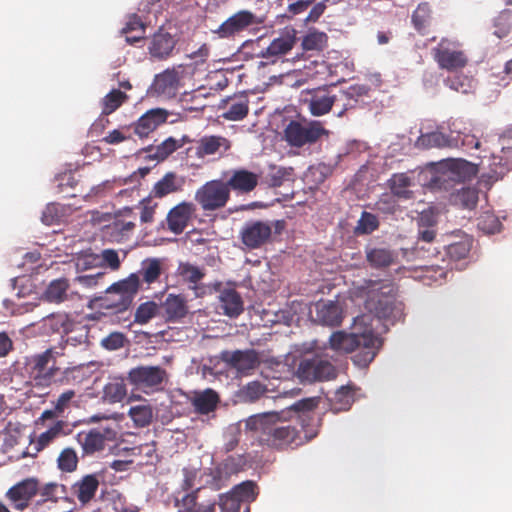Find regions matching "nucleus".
<instances>
[{
    "label": "nucleus",
    "mask_w": 512,
    "mask_h": 512,
    "mask_svg": "<svg viewBox=\"0 0 512 512\" xmlns=\"http://www.w3.org/2000/svg\"><path fill=\"white\" fill-rule=\"evenodd\" d=\"M319 398H304L280 412H266L248 417L245 420L246 430L257 431L261 443L276 449H284L290 445L303 443L299 431L286 424L295 415L309 441L317 436L321 419L313 412L318 406Z\"/></svg>",
    "instance_id": "1"
},
{
    "label": "nucleus",
    "mask_w": 512,
    "mask_h": 512,
    "mask_svg": "<svg viewBox=\"0 0 512 512\" xmlns=\"http://www.w3.org/2000/svg\"><path fill=\"white\" fill-rule=\"evenodd\" d=\"M355 298L365 299V308L379 319H387L392 316L397 288L388 280L362 279L353 282L350 289Z\"/></svg>",
    "instance_id": "2"
},
{
    "label": "nucleus",
    "mask_w": 512,
    "mask_h": 512,
    "mask_svg": "<svg viewBox=\"0 0 512 512\" xmlns=\"http://www.w3.org/2000/svg\"><path fill=\"white\" fill-rule=\"evenodd\" d=\"M329 345L337 352L356 351L352 357L353 363L360 368H365L375 359L382 346V340L374 334L372 329H365L361 333L336 331L331 334Z\"/></svg>",
    "instance_id": "3"
},
{
    "label": "nucleus",
    "mask_w": 512,
    "mask_h": 512,
    "mask_svg": "<svg viewBox=\"0 0 512 512\" xmlns=\"http://www.w3.org/2000/svg\"><path fill=\"white\" fill-rule=\"evenodd\" d=\"M59 353L54 351L53 348H48L44 352L33 355L28 363L29 377L33 387L47 388L53 383H68L71 375L78 369V367L66 368L62 372V378L57 380V373L60 371L59 367L52 365L48 367L50 361L55 359Z\"/></svg>",
    "instance_id": "4"
},
{
    "label": "nucleus",
    "mask_w": 512,
    "mask_h": 512,
    "mask_svg": "<svg viewBox=\"0 0 512 512\" xmlns=\"http://www.w3.org/2000/svg\"><path fill=\"white\" fill-rule=\"evenodd\" d=\"M310 98L306 100L308 109L313 116H322L329 113L333 106L340 107L337 116L342 117L345 112L354 107L356 99L346 91L333 94L327 87H318L309 92Z\"/></svg>",
    "instance_id": "5"
},
{
    "label": "nucleus",
    "mask_w": 512,
    "mask_h": 512,
    "mask_svg": "<svg viewBox=\"0 0 512 512\" xmlns=\"http://www.w3.org/2000/svg\"><path fill=\"white\" fill-rule=\"evenodd\" d=\"M140 287V277L136 273L113 283L106 289V296L101 299V307L123 312L132 304Z\"/></svg>",
    "instance_id": "6"
},
{
    "label": "nucleus",
    "mask_w": 512,
    "mask_h": 512,
    "mask_svg": "<svg viewBox=\"0 0 512 512\" xmlns=\"http://www.w3.org/2000/svg\"><path fill=\"white\" fill-rule=\"evenodd\" d=\"M324 134L327 131L319 121L291 120L284 128V140L296 148L313 144Z\"/></svg>",
    "instance_id": "7"
},
{
    "label": "nucleus",
    "mask_w": 512,
    "mask_h": 512,
    "mask_svg": "<svg viewBox=\"0 0 512 512\" xmlns=\"http://www.w3.org/2000/svg\"><path fill=\"white\" fill-rule=\"evenodd\" d=\"M167 380L168 373L161 366L140 365L130 369L127 375L129 384L146 394L162 390Z\"/></svg>",
    "instance_id": "8"
},
{
    "label": "nucleus",
    "mask_w": 512,
    "mask_h": 512,
    "mask_svg": "<svg viewBox=\"0 0 512 512\" xmlns=\"http://www.w3.org/2000/svg\"><path fill=\"white\" fill-rule=\"evenodd\" d=\"M298 378L304 382L327 381L337 376L332 363L318 355L301 360L297 369Z\"/></svg>",
    "instance_id": "9"
},
{
    "label": "nucleus",
    "mask_w": 512,
    "mask_h": 512,
    "mask_svg": "<svg viewBox=\"0 0 512 512\" xmlns=\"http://www.w3.org/2000/svg\"><path fill=\"white\" fill-rule=\"evenodd\" d=\"M459 46L458 42L443 38L432 49L433 58L441 69L453 71L466 66L467 57Z\"/></svg>",
    "instance_id": "10"
},
{
    "label": "nucleus",
    "mask_w": 512,
    "mask_h": 512,
    "mask_svg": "<svg viewBox=\"0 0 512 512\" xmlns=\"http://www.w3.org/2000/svg\"><path fill=\"white\" fill-rule=\"evenodd\" d=\"M258 496V487L252 480L235 485L226 493V512H250V504Z\"/></svg>",
    "instance_id": "11"
},
{
    "label": "nucleus",
    "mask_w": 512,
    "mask_h": 512,
    "mask_svg": "<svg viewBox=\"0 0 512 512\" xmlns=\"http://www.w3.org/2000/svg\"><path fill=\"white\" fill-rule=\"evenodd\" d=\"M39 492V479L28 477L10 487L5 496L13 509L23 511Z\"/></svg>",
    "instance_id": "12"
},
{
    "label": "nucleus",
    "mask_w": 512,
    "mask_h": 512,
    "mask_svg": "<svg viewBox=\"0 0 512 512\" xmlns=\"http://www.w3.org/2000/svg\"><path fill=\"white\" fill-rule=\"evenodd\" d=\"M195 200L204 211H214L224 206V182L212 180L201 186L195 193Z\"/></svg>",
    "instance_id": "13"
},
{
    "label": "nucleus",
    "mask_w": 512,
    "mask_h": 512,
    "mask_svg": "<svg viewBox=\"0 0 512 512\" xmlns=\"http://www.w3.org/2000/svg\"><path fill=\"white\" fill-rule=\"evenodd\" d=\"M242 243L249 249H258L266 245L272 237V226L264 221H252L241 230Z\"/></svg>",
    "instance_id": "14"
},
{
    "label": "nucleus",
    "mask_w": 512,
    "mask_h": 512,
    "mask_svg": "<svg viewBox=\"0 0 512 512\" xmlns=\"http://www.w3.org/2000/svg\"><path fill=\"white\" fill-rule=\"evenodd\" d=\"M116 433L111 428L91 429L88 432H81L77 435L79 444L82 447L83 455H93L103 451L107 440H113Z\"/></svg>",
    "instance_id": "15"
},
{
    "label": "nucleus",
    "mask_w": 512,
    "mask_h": 512,
    "mask_svg": "<svg viewBox=\"0 0 512 512\" xmlns=\"http://www.w3.org/2000/svg\"><path fill=\"white\" fill-rule=\"evenodd\" d=\"M445 167L446 171L438 177V180L442 182L447 180L465 182L471 180L478 173L476 164L461 158L447 160Z\"/></svg>",
    "instance_id": "16"
},
{
    "label": "nucleus",
    "mask_w": 512,
    "mask_h": 512,
    "mask_svg": "<svg viewBox=\"0 0 512 512\" xmlns=\"http://www.w3.org/2000/svg\"><path fill=\"white\" fill-rule=\"evenodd\" d=\"M296 43L295 31H287L275 38L270 45L261 52V57L266 61H261L260 65L275 63L280 57L292 50Z\"/></svg>",
    "instance_id": "17"
},
{
    "label": "nucleus",
    "mask_w": 512,
    "mask_h": 512,
    "mask_svg": "<svg viewBox=\"0 0 512 512\" xmlns=\"http://www.w3.org/2000/svg\"><path fill=\"white\" fill-rule=\"evenodd\" d=\"M195 211L194 204L185 201L170 209L166 216L169 231L176 235L181 234L187 228Z\"/></svg>",
    "instance_id": "18"
},
{
    "label": "nucleus",
    "mask_w": 512,
    "mask_h": 512,
    "mask_svg": "<svg viewBox=\"0 0 512 512\" xmlns=\"http://www.w3.org/2000/svg\"><path fill=\"white\" fill-rule=\"evenodd\" d=\"M264 23V18L249 10H239L226 19V36H234Z\"/></svg>",
    "instance_id": "19"
},
{
    "label": "nucleus",
    "mask_w": 512,
    "mask_h": 512,
    "mask_svg": "<svg viewBox=\"0 0 512 512\" xmlns=\"http://www.w3.org/2000/svg\"><path fill=\"white\" fill-rule=\"evenodd\" d=\"M168 113L164 109H151L142 115L134 124V132L139 137H147L155 131L160 125L167 121Z\"/></svg>",
    "instance_id": "20"
},
{
    "label": "nucleus",
    "mask_w": 512,
    "mask_h": 512,
    "mask_svg": "<svg viewBox=\"0 0 512 512\" xmlns=\"http://www.w3.org/2000/svg\"><path fill=\"white\" fill-rule=\"evenodd\" d=\"M99 485L100 477L98 474H87L71 486V492L79 503L86 505L95 497Z\"/></svg>",
    "instance_id": "21"
},
{
    "label": "nucleus",
    "mask_w": 512,
    "mask_h": 512,
    "mask_svg": "<svg viewBox=\"0 0 512 512\" xmlns=\"http://www.w3.org/2000/svg\"><path fill=\"white\" fill-rule=\"evenodd\" d=\"M189 401L197 414L204 415L215 411L220 397L214 390L207 388L202 391H193Z\"/></svg>",
    "instance_id": "22"
},
{
    "label": "nucleus",
    "mask_w": 512,
    "mask_h": 512,
    "mask_svg": "<svg viewBox=\"0 0 512 512\" xmlns=\"http://www.w3.org/2000/svg\"><path fill=\"white\" fill-rule=\"evenodd\" d=\"M184 185L185 178L183 176L177 175L175 172H167L154 184L150 196L161 199L169 194L182 191Z\"/></svg>",
    "instance_id": "23"
},
{
    "label": "nucleus",
    "mask_w": 512,
    "mask_h": 512,
    "mask_svg": "<svg viewBox=\"0 0 512 512\" xmlns=\"http://www.w3.org/2000/svg\"><path fill=\"white\" fill-rule=\"evenodd\" d=\"M416 145L419 148H459V139L452 138V134L446 135L439 131L421 134Z\"/></svg>",
    "instance_id": "24"
},
{
    "label": "nucleus",
    "mask_w": 512,
    "mask_h": 512,
    "mask_svg": "<svg viewBox=\"0 0 512 512\" xmlns=\"http://www.w3.org/2000/svg\"><path fill=\"white\" fill-rule=\"evenodd\" d=\"M175 44L174 37L170 33L160 29L152 37L148 48L149 53L154 58L165 59L171 55Z\"/></svg>",
    "instance_id": "25"
},
{
    "label": "nucleus",
    "mask_w": 512,
    "mask_h": 512,
    "mask_svg": "<svg viewBox=\"0 0 512 512\" xmlns=\"http://www.w3.org/2000/svg\"><path fill=\"white\" fill-rule=\"evenodd\" d=\"M179 87V76L175 70H165L158 74L153 82V89L159 96L174 97Z\"/></svg>",
    "instance_id": "26"
},
{
    "label": "nucleus",
    "mask_w": 512,
    "mask_h": 512,
    "mask_svg": "<svg viewBox=\"0 0 512 512\" xmlns=\"http://www.w3.org/2000/svg\"><path fill=\"white\" fill-rule=\"evenodd\" d=\"M366 261L375 269L387 268L396 263L397 253L386 247H368L365 250Z\"/></svg>",
    "instance_id": "27"
},
{
    "label": "nucleus",
    "mask_w": 512,
    "mask_h": 512,
    "mask_svg": "<svg viewBox=\"0 0 512 512\" xmlns=\"http://www.w3.org/2000/svg\"><path fill=\"white\" fill-rule=\"evenodd\" d=\"M162 308L168 322H178L188 313L187 301L182 295L169 294L162 303Z\"/></svg>",
    "instance_id": "28"
},
{
    "label": "nucleus",
    "mask_w": 512,
    "mask_h": 512,
    "mask_svg": "<svg viewBox=\"0 0 512 512\" xmlns=\"http://www.w3.org/2000/svg\"><path fill=\"white\" fill-rule=\"evenodd\" d=\"M136 227V214L132 208L120 210L110 226L112 233L120 238L128 237Z\"/></svg>",
    "instance_id": "29"
},
{
    "label": "nucleus",
    "mask_w": 512,
    "mask_h": 512,
    "mask_svg": "<svg viewBox=\"0 0 512 512\" xmlns=\"http://www.w3.org/2000/svg\"><path fill=\"white\" fill-rule=\"evenodd\" d=\"M316 318L326 326H338L342 322V310L337 302H319L316 305Z\"/></svg>",
    "instance_id": "30"
},
{
    "label": "nucleus",
    "mask_w": 512,
    "mask_h": 512,
    "mask_svg": "<svg viewBox=\"0 0 512 512\" xmlns=\"http://www.w3.org/2000/svg\"><path fill=\"white\" fill-rule=\"evenodd\" d=\"M258 184L256 174L247 170L235 171L233 176L226 182V188L230 187L241 193H248L255 189ZM228 200V192L226 191V201Z\"/></svg>",
    "instance_id": "31"
},
{
    "label": "nucleus",
    "mask_w": 512,
    "mask_h": 512,
    "mask_svg": "<svg viewBox=\"0 0 512 512\" xmlns=\"http://www.w3.org/2000/svg\"><path fill=\"white\" fill-rule=\"evenodd\" d=\"M413 185V179L407 173H395L388 180V186L394 197L409 200L414 198V193L410 189Z\"/></svg>",
    "instance_id": "32"
},
{
    "label": "nucleus",
    "mask_w": 512,
    "mask_h": 512,
    "mask_svg": "<svg viewBox=\"0 0 512 512\" xmlns=\"http://www.w3.org/2000/svg\"><path fill=\"white\" fill-rule=\"evenodd\" d=\"M226 362L243 374H248L259 364L258 354L254 350L235 351Z\"/></svg>",
    "instance_id": "33"
},
{
    "label": "nucleus",
    "mask_w": 512,
    "mask_h": 512,
    "mask_svg": "<svg viewBox=\"0 0 512 512\" xmlns=\"http://www.w3.org/2000/svg\"><path fill=\"white\" fill-rule=\"evenodd\" d=\"M449 201L460 208L474 209L478 203V191L472 187H461L451 193Z\"/></svg>",
    "instance_id": "34"
},
{
    "label": "nucleus",
    "mask_w": 512,
    "mask_h": 512,
    "mask_svg": "<svg viewBox=\"0 0 512 512\" xmlns=\"http://www.w3.org/2000/svg\"><path fill=\"white\" fill-rule=\"evenodd\" d=\"M355 401V391L350 386H341L330 399L331 410L334 413L347 411Z\"/></svg>",
    "instance_id": "35"
},
{
    "label": "nucleus",
    "mask_w": 512,
    "mask_h": 512,
    "mask_svg": "<svg viewBox=\"0 0 512 512\" xmlns=\"http://www.w3.org/2000/svg\"><path fill=\"white\" fill-rule=\"evenodd\" d=\"M121 33L126 35V42L131 45L143 40L145 38V25L140 16L137 14L130 15Z\"/></svg>",
    "instance_id": "36"
},
{
    "label": "nucleus",
    "mask_w": 512,
    "mask_h": 512,
    "mask_svg": "<svg viewBox=\"0 0 512 512\" xmlns=\"http://www.w3.org/2000/svg\"><path fill=\"white\" fill-rule=\"evenodd\" d=\"M248 104L249 101L246 95H241L237 99L226 97V105H229L226 111V119L238 121L245 118L249 111Z\"/></svg>",
    "instance_id": "37"
},
{
    "label": "nucleus",
    "mask_w": 512,
    "mask_h": 512,
    "mask_svg": "<svg viewBox=\"0 0 512 512\" xmlns=\"http://www.w3.org/2000/svg\"><path fill=\"white\" fill-rule=\"evenodd\" d=\"M176 275L180 277L182 281L193 285L192 287L195 288L196 284L203 279L205 273L198 266L188 262H180L176 270Z\"/></svg>",
    "instance_id": "38"
},
{
    "label": "nucleus",
    "mask_w": 512,
    "mask_h": 512,
    "mask_svg": "<svg viewBox=\"0 0 512 512\" xmlns=\"http://www.w3.org/2000/svg\"><path fill=\"white\" fill-rule=\"evenodd\" d=\"M316 0H280L279 6L284 9L283 17L292 19L303 14Z\"/></svg>",
    "instance_id": "39"
},
{
    "label": "nucleus",
    "mask_w": 512,
    "mask_h": 512,
    "mask_svg": "<svg viewBox=\"0 0 512 512\" xmlns=\"http://www.w3.org/2000/svg\"><path fill=\"white\" fill-rule=\"evenodd\" d=\"M222 138L218 136H204L197 141L195 154L199 158L215 154L222 146Z\"/></svg>",
    "instance_id": "40"
},
{
    "label": "nucleus",
    "mask_w": 512,
    "mask_h": 512,
    "mask_svg": "<svg viewBox=\"0 0 512 512\" xmlns=\"http://www.w3.org/2000/svg\"><path fill=\"white\" fill-rule=\"evenodd\" d=\"M431 19V8L428 3H420L412 15V23L415 29L425 34Z\"/></svg>",
    "instance_id": "41"
},
{
    "label": "nucleus",
    "mask_w": 512,
    "mask_h": 512,
    "mask_svg": "<svg viewBox=\"0 0 512 512\" xmlns=\"http://www.w3.org/2000/svg\"><path fill=\"white\" fill-rule=\"evenodd\" d=\"M162 272V263L160 259L151 258L143 262L140 274L143 281L152 284L158 280Z\"/></svg>",
    "instance_id": "42"
},
{
    "label": "nucleus",
    "mask_w": 512,
    "mask_h": 512,
    "mask_svg": "<svg viewBox=\"0 0 512 512\" xmlns=\"http://www.w3.org/2000/svg\"><path fill=\"white\" fill-rule=\"evenodd\" d=\"M252 432L246 430L245 421H238L226 428V451L234 449L241 440L243 434Z\"/></svg>",
    "instance_id": "43"
},
{
    "label": "nucleus",
    "mask_w": 512,
    "mask_h": 512,
    "mask_svg": "<svg viewBox=\"0 0 512 512\" xmlns=\"http://www.w3.org/2000/svg\"><path fill=\"white\" fill-rule=\"evenodd\" d=\"M78 462V455L76 451L71 447L64 448L57 458L58 468L62 472L67 473L74 472L78 467Z\"/></svg>",
    "instance_id": "44"
},
{
    "label": "nucleus",
    "mask_w": 512,
    "mask_h": 512,
    "mask_svg": "<svg viewBox=\"0 0 512 512\" xmlns=\"http://www.w3.org/2000/svg\"><path fill=\"white\" fill-rule=\"evenodd\" d=\"M266 392L267 388L265 385L258 381H253L239 390L238 397L241 401L251 403L260 399Z\"/></svg>",
    "instance_id": "45"
},
{
    "label": "nucleus",
    "mask_w": 512,
    "mask_h": 512,
    "mask_svg": "<svg viewBox=\"0 0 512 512\" xmlns=\"http://www.w3.org/2000/svg\"><path fill=\"white\" fill-rule=\"evenodd\" d=\"M293 169L286 167H278L275 165L270 166L268 173L265 176V182L270 187H280L284 181L292 176Z\"/></svg>",
    "instance_id": "46"
},
{
    "label": "nucleus",
    "mask_w": 512,
    "mask_h": 512,
    "mask_svg": "<svg viewBox=\"0 0 512 512\" xmlns=\"http://www.w3.org/2000/svg\"><path fill=\"white\" fill-rule=\"evenodd\" d=\"M128 96L126 93L113 89L103 98L102 114L109 115L116 111L126 100Z\"/></svg>",
    "instance_id": "47"
},
{
    "label": "nucleus",
    "mask_w": 512,
    "mask_h": 512,
    "mask_svg": "<svg viewBox=\"0 0 512 512\" xmlns=\"http://www.w3.org/2000/svg\"><path fill=\"white\" fill-rule=\"evenodd\" d=\"M328 36L324 32L310 31L302 40L304 50L322 51L327 47Z\"/></svg>",
    "instance_id": "48"
},
{
    "label": "nucleus",
    "mask_w": 512,
    "mask_h": 512,
    "mask_svg": "<svg viewBox=\"0 0 512 512\" xmlns=\"http://www.w3.org/2000/svg\"><path fill=\"white\" fill-rule=\"evenodd\" d=\"M250 463L247 453L231 454L226 456V475L238 474L245 471Z\"/></svg>",
    "instance_id": "49"
},
{
    "label": "nucleus",
    "mask_w": 512,
    "mask_h": 512,
    "mask_svg": "<svg viewBox=\"0 0 512 512\" xmlns=\"http://www.w3.org/2000/svg\"><path fill=\"white\" fill-rule=\"evenodd\" d=\"M129 416L138 427H145L151 423L153 411L149 405H136L130 408Z\"/></svg>",
    "instance_id": "50"
},
{
    "label": "nucleus",
    "mask_w": 512,
    "mask_h": 512,
    "mask_svg": "<svg viewBox=\"0 0 512 512\" xmlns=\"http://www.w3.org/2000/svg\"><path fill=\"white\" fill-rule=\"evenodd\" d=\"M471 246L470 239H462L461 241L449 244L445 249L446 255L453 261L462 260L469 254Z\"/></svg>",
    "instance_id": "51"
},
{
    "label": "nucleus",
    "mask_w": 512,
    "mask_h": 512,
    "mask_svg": "<svg viewBox=\"0 0 512 512\" xmlns=\"http://www.w3.org/2000/svg\"><path fill=\"white\" fill-rule=\"evenodd\" d=\"M379 227V221L377 216L370 212L363 211L357 225L355 227V233L358 235L371 234Z\"/></svg>",
    "instance_id": "52"
},
{
    "label": "nucleus",
    "mask_w": 512,
    "mask_h": 512,
    "mask_svg": "<svg viewBox=\"0 0 512 512\" xmlns=\"http://www.w3.org/2000/svg\"><path fill=\"white\" fill-rule=\"evenodd\" d=\"M133 454L141 457L140 464L153 465L158 461L156 453V443L154 441L144 443L138 447L133 448Z\"/></svg>",
    "instance_id": "53"
},
{
    "label": "nucleus",
    "mask_w": 512,
    "mask_h": 512,
    "mask_svg": "<svg viewBox=\"0 0 512 512\" xmlns=\"http://www.w3.org/2000/svg\"><path fill=\"white\" fill-rule=\"evenodd\" d=\"M158 309V305L153 301L140 304L135 311L134 322L141 325L148 323L156 316Z\"/></svg>",
    "instance_id": "54"
},
{
    "label": "nucleus",
    "mask_w": 512,
    "mask_h": 512,
    "mask_svg": "<svg viewBox=\"0 0 512 512\" xmlns=\"http://www.w3.org/2000/svg\"><path fill=\"white\" fill-rule=\"evenodd\" d=\"M69 287L66 279H57L50 283L46 290V297L51 302H61L66 298V292Z\"/></svg>",
    "instance_id": "55"
},
{
    "label": "nucleus",
    "mask_w": 512,
    "mask_h": 512,
    "mask_svg": "<svg viewBox=\"0 0 512 512\" xmlns=\"http://www.w3.org/2000/svg\"><path fill=\"white\" fill-rule=\"evenodd\" d=\"M66 426L64 421H57L52 427L40 434L37 441L38 446L43 449L60 435H66L67 433L64 432Z\"/></svg>",
    "instance_id": "56"
},
{
    "label": "nucleus",
    "mask_w": 512,
    "mask_h": 512,
    "mask_svg": "<svg viewBox=\"0 0 512 512\" xmlns=\"http://www.w3.org/2000/svg\"><path fill=\"white\" fill-rule=\"evenodd\" d=\"M126 394V385L122 381L110 382L104 388L105 398L112 403L121 402Z\"/></svg>",
    "instance_id": "57"
},
{
    "label": "nucleus",
    "mask_w": 512,
    "mask_h": 512,
    "mask_svg": "<svg viewBox=\"0 0 512 512\" xmlns=\"http://www.w3.org/2000/svg\"><path fill=\"white\" fill-rule=\"evenodd\" d=\"M243 312V301L234 290L226 289V316L237 317Z\"/></svg>",
    "instance_id": "58"
},
{
    "label": "nucleus",
    "mask_w": 512,
    "mask_h": 512,
    "mask_svg": "<svg viewBox=\"0 0 512 512\" xmlns=\"http://www.w3.org/2000/svg\"><path fill=\"white\" fill-rule=\"evenodd\" d=\"M64 490L65 487L63 485L51 482L43 486L39 485L38 494H40L42 497L41 502H57V500L60 498V495L64 493Z\"/></svg>",
    "instance_id": "59"
},
{
    "label": "nucleus",
    "mask_w": 512,
    "mask_h": 512,
    "mask_svg": "<svg viewBox=\"0 0 512 512\" xmlns=\"http://www.w3.org/2000/svg\"><path fill=\"white\" fill-rule=\"evenodd\" d=\"M477 226L487 234H494L499 231L501 223L494 215L487 213L479 218Z\"/></svg>",
    "instance_id": "60"
},
{
    "label": "nucleus",
    "mask_w": 512,
    "mask_h": 512,
    "mask_svg": "<svg viewBox=\"0 0 512 512\" xmlns=\"http://www.w3.org/2000/svg\"><path fill=\"white\" fill-rule=\"evenodd\" d=\"M151 197L145 198L140 202V220L142 223H152L154 221V214L158 203L154 202Z\"/></svg>",
    "instance_id": "61"
},
{
    "label": "nucleus",
    "mask_w": 512,
    "mask_h": 512,
    "mask_svg": "<svg viewBox=\"0 0 512 512\" xmlns=\"http://www.w3.org/2000/svg\"><path fill=\"white\" fill-rule=\"evenodd\" d=\"M179 147L180 145L178 142L174 138L169 137L156 147L155 157L163 160L175 152Z\"/></svg>",
    "instance_id": "62"
},
{
    "label": "nucleus",
    "mask_w": 512,
    "mask_h": 512,
    "mask_svg": "<svg viewBox=\"0 0 512 512\" xmlns=\"http://www.w3.org/2000/svg\"><path fill=\"white\" fill-rule=\"evenodd\" d=\"M126 338L121 332H112L101 340V345L107 350H117L124 346Z\"/></svg>",
    "instance_id": "63"
},
{
    "label": "nucleus",
    "mask_w": 512,
    "mask_h": 512,
    "mask_svg": "<svg viewBox=\"0 0 512 512\" xmlns=\"http://www.w3.org/2000/svg\"><path fill=\"white\" fill-rule=\"evenodd\" d=\"M245 77H247V74L243 64L238 65L236 68L226 67V87L229 85L237 87Z\"/></svg>",
    "instance_id": "64"
}]
</instances>
